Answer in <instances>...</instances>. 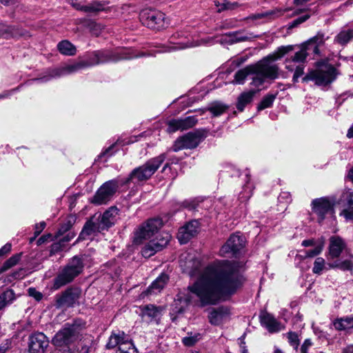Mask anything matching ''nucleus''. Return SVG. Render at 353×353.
Masks as SVG:
<instances>
[{
  "label": "nucleus",
  "instance_id": "nucleus-1",
  "mask_svg": "<svg viewBox=\"0 0 353 353\" xmlns=\"http://www.w3.org/2000/svg\"><path fill=\"white\" fill-rule=\"evenodd\" d=\"M245 281L241 262L216 259L209 263L195 281L188 286V292L176 294L170 312L172 321L176 322L178 316L183 314L190 304L204 307L230 299Z\"/></svg>",
  "mask_w": 353,
  "mask_h": 353
},
{
  "label": "nucleus",
  "instance_id": "nucleus-2",
  "mask_svg": "<svg viewBox=\"0 0 353 353\" xmlns=\"http://www.w3.org/2000/svg\"><path fill=\"white\" fill-rule=\"evenodd\" d=\"M99 59L97 52L90 53L85 60H82L73 64L65 65L57 68H49L44 72V74L39 78L32 79L26 82L30 85L32 82L46 83L53 79H58L88 67L99 65Z\"/></svg>",
  "mask_w": 353,
  "mask_h": 353
},
{
  "label": "nucleus",
  "instance_id": "nucleus-3",
  "mask_svg": "<svg viewBox=\"0 0 353 353\" xmlns=\"http://www.w3.org/2000/svg\"><path fill=\"white\" fill-rule=\"evenodd\" d=\"M293 50L292 46H281L278 48L277 50L272 55H269L264 58L261 61L258 62L254 65H259L263 67L265 72H254L252 74H255L252 78L251 85L255 87H259L263 84L265 79H275L279 77V68L276 64H271L270 60L275 61L281 59L285 54Z\"/></svg>",
  "mask_w": 353,
  "mask_h": 353
},
{
  "label": "nucleus",
  "instance_id": "nucleus-4",
  "mask_svg": "<svg viewBox=\"0 0 353 353\" xmlns=\"http://www.w3.org/2000/svg\"><path fill=\"white\" fill-rule=\"evenodd\" d=\"M165 159V154H161L158 157L147 161L143 165L134 169L128 177L123 181L124 185L132 182L134 183L143 182L148 180L159 169L160 165Z\"/></svg>",
  "mask_w": 353,
  "mask_h": 353
},
{
  "label": "nucleus",
  "instance_id": "nucleus-5",
  "mask_svg": "<svg viewBox=\"0 0 353 353\" xmlns=\"http://www.w3.org/2000/svg\"><path fill=\"white\" fill-rule=\"evenodd\" d=\"M84 268L83 260L78 256L72 257L63 267L54 279L53 288L59 290L61 287L72 282L82 272Z\"/></svg>",
  "mask_w": 353,
  "mask_h": 353
},
{
  "label": "nucleus",
  "instance_id": "nucleus-6",
  "mask_svg": "<svg viewBox=\"0 0 353 353\" xmlns=\"http://www.w3.org/2000/svg\"><path fill=\"white\" fill-rule=\"evenodd\" d=\"M83 328L82 321L75 319L72 323H67L53 338V343L57 347H69V345L78 340Z\"/></svg>",
  "mask_w": 353,
  "mask_h": 353
},
{
  "label": "nucleus",
  "instance_id": "nucleus-7",
  "mask_svg": "<svg viewBox=\"0 0 353 353\" xmlns=\"http://www.w3.org/2000/svg\"><path fill=\"white\" fill-rule=\"evenodd\" d=\"M310 48L303 43L299 51L285 59V68L290 72H294L292 81L297 83L299 77L304 73L305 63L309 55Z\"/></svg>",
  "mask_w": 353,
  "mask_h": 353
},
{
  "label": "nucleus",
  "instance_id": "nucleus-8",
  "mask_svg": "<svg viewBox=\"0 0 353 353\" xmlns=\"http://www.w3.org/2000/svg\"><path fill=\"white\" fill-rule=\"evenodd\" d=\"M335 200L329 197H321L312 200V210L317 216V221L322 224L324 220L334 217Z\"/></svg>",
  "mask_w": 353,
  "mask_h": 353
},
{
  "label": "nucleus",
  "instance_id": "nucleus-9",
  "mask_svg": "<svg viewBox=\"0 0 353 353\" xmlns=\"http://www.w3.org/2000/svg\"><path fill=\"white\" fill-rule=\"evenodd\" d=\"M120 185L124 184L119 178L105 182L96 192L91 203L95 205L106 204L112 199Z\"/></svg>",
  "mask_w": 353,
  "mask_h": 353
},
{
  "label": "nucleus",
  "instance_id": "nucleus-10",
  "mask_svg": "<svg viewBox=\"0 0 353 353\" xmlns=\"http://www.w3.org/2000/svg\"><path fill=\"white\" fill-rule=\"evenodd\" d=\"M97 54L99 59V64L108 62H117L122 59H131L144 56H154L152 52L137 53L132 49L122 50L119 52H110L107 50H97Z\"/></svg>",
  "mask_w": 353,
  "mask_h": 353
},
{
  "label": "nucleus",
  "instance_id": "nucleus-11",
  "mask_svg": "<svg viewBox=\"0 0 353 353\" xmlns=\"http://www.w3.org/2000/svg\"><path fill=\"white\" fill-rule=\"evenodd\" d=\"M339 74L338 70L333 66H329L325 70H312L308 72L303 78V82L314 81L317 85H327L333 82Z\"/></svg>",
  "mask_w": 353,
  "mask_h": 353
},
{
  "label": "nucleus",
  "instance_id": "nucleus-12",
  "mask_svg": "<svg viewBox=\"0 0 353 353\" xmlns=\"http://www.w3.org/2000/svg\"><path fill=\"white\" fill-rule=\"evenodd\" d=\"M205 137V134L204 130H196L194 132H190L179 137L175 141L172 146V150L174 152H178L183 149L195 148Z\"/></svg>",
  "mask_w": 353,
  "mask_h": 353
},
{
  "label": "nucleus",
  "instance_id": "nucleus-13",
  "mask_svg": "<svg viewBox=\"0 0 353 353\" xmlns=\"http://www.w3.org/2000/svg\"><path fill=\"white\" fill-rule=\"evenodd\" d=\"M161 225L162 221L160 219H148L134 232V243L141 244L143 240L150 239L158 232Z\"/></svg>",
  "mask_w": 353,
  "mask_h": 353
},
{
  "label": "nucleus",
  "instance_id": "nucleus-14",
  "mask_svg": "<svg viewBox=\"0 0 353 353\" xmlns=\"http://www.w3.org/2000/svg\"><path fill=\"white\" fill-rule=\"evenodd\" d=\"M139 19L141 23L152 30H160L165 27V14L159 10L145 9L141 11Z\"/></svg>",
  "mask_w": 353,
  "mask_h": 353
},
{
  "label": "nucleus",
  "instance_id": "nucleus-15",
  "mask_svg": "<svg viewBox=\"0 0 353 353\" xmlns=\"http://www.w3.org/2000/svg\"><path fill=\"white\" fill-rule=\"evenodd\" d=\"M245 246V239L239 233L232 234L219 250V255L223 257H236Z\"/></svg>",
  "mask_w": 353,
  "mask_h": 353
},
{
  "label": "nucleus",
  "instance_id": "nucleus-16",
  "mask_svg": "<svg viewBox=\"0 0 353 353\" xmlns=\"http://www.w3.org/2000/svg\"><path fill=\"white\" fill-rule=\"evenodd\" d=\"M170 235L168 233L159 234L156 237L147 243L141 250L142 256L149 258L157 252L162 250L170 240Z\"/></svg>",
  "mask_w": 353,
  "mask_h": 353
},
{
  "label": "nucleus",
  "instance_id": "nucleus-17",
  "mask_svg": "<svg viewBox=\"0 0 353 353\" xmlns=\"http://www.w3.org/2000/svg\"><path fill=\"white\" fill-rule=\"evenodd\" d=\"M81 291L79 288H68L60 294L55 296V306L59 307H73L78 301Z\"/></svg>",
  "mask_w": 353,
  "mask_h": 353
},
{
  "label": "nucleus",
  "instance_id": "nucleus-18",
  "mask_svg": "<svg viewBox=\"0 0 353 353\" xmlns=\"http://www.w3.org/2000/svg\"><path fill=\"white\" fill-rule=\"evenodd\" d=\"M28 343L30 353H45L49 340L43 332H36L29 336Z\"/></svg>",
  "mask_w": 353,
  "mask_h": 353
},
{
  "label": "nucleus",
  "instance_id": "nucleus-19",
  "mask_svg": "<svg viewBox=\"0 0 353 353\" xmlns=\"http://www.w3.org/2000/svg\"><path fill=\"white\" fill-rule=\"evenodd\" d=\"M338 203L343 208L342 211L340 213L341 216H343L345 220L350 221L353 219V191L350 189L345 190L339 201Z\"/></svg>",
  "mask_w": 353,
  "mask_h": 353
},
{
  "label": "nucleus",
  "instance_id": "nucleus-20",
  "mask_svg": "<svg viewBox=\"0 0 353 353\" xmlns=\"http://www.w3.org/2000/svg\"><path fill=\"white\" fill-rule=\"evenodd\" d=\"M230 315V308L227 306L221 305L211 308L209 310L208 319L211 325L219 326L228 320Z\"/></svg>",
  "mask_w": 353,
  "mask_h": 353
},
{
  "label": "nucleus",
  "instance_id": "nucleus-21",
  "mask_svg": "<svg viewBox=\"0 0 353 353\" xmlns=\"http://www.w3.org/2000/svg\"><path fill=\"white\" fill-rule=\"evenodd\" d=\"M179 265L183 272L190 276H194L201 268V262L195 256L191 254H182L180 256Z\"/></svg>",
  "mask_w": 353,
  "mask_h": 353
},
{
  "label": "nucleus",
  "instance_id": "nucleus-22",
  "mask_svg": "<svg viewBox=\"0 0 353 353\" xmlns=\"http://www.w3.org/2000/svg\"><path fill=\"white\" fill-rule=\"evenodd\" d=\"M199 227V223L196 220H192L181 227L177 234V239L180 243H187L198 233Z\"/></svg>",
  "mask_w": 353,
  "mask_h": 353
},
{
  "label": "nucleus",
  "instance_id": "nucleus-23",
  "mask_svg": "<svg viewBox=\"0 0 353 353\" xmlns=\"http://www.w3.org/2000/svg\"><path fill=\"white\" fill-rule=\"evenodd\" d=\"M142 318L148 323H160L163 307L153 304H148L140 307Z\"/></svg>",
  "mask_w": 353,
  "mask_h": 353
},
{
  "label": "nucleus",
  "instance_id": "nucleus-24",
  "mask_svg": "<svg viewBox=\"0 0 353 353\" xmlns=\"http://www.w3.org/2000/svg\"><path fill=\"white\" fill-rule=\"evenodd\" d=\"M259 37V35L254 34L253 32H248L245 30H239L226 33L221 39V42L228 44H234L239 42L252 41Z\"/></svg>",
  "mask_w": 353,
  "mask_h": 353
},
{
  "label": "nucleus",
  "instance_id": "nucleus-25",
  "mask_svg": "<svg viewBox=\"0 0 353 353\" xmlns=\"http://www.w3.org/2000/svg\"><path fill=\"white\" fill-rule=\"evenodd\" d=\"M198 120L195 116H190L183 119H172L168 121V131L174 132L177 130H185L194 127Z\"/></svg>",
  "mask_w": 353,
  "mask_h": 353
},
{
  "label": "nucleus",
  "instance_id": "nucleus-26",
  "mask_svg": "<svg viewBox=\"0 0 353 353\" xmlns=\"http://www.w3.org/2000/svg\"><path fill=\"white\" fill-rule=\"evenodd\" d=\"M28 36V32L17 26H11L0 21V38L10 39Z\"/></svg>",
  "mask_w": 353,
  "mask_h": 353
},
{
  "label": "nucleus",
  "instance_id": "nucleus-27",
  "mask_svg": "<svg viewBox=\"0 0 353 353\" xmlns=\"http://www.w3.org/2000/svg\"><path fill=\"white\" fill-rule=\"evenodd\" d=\"M328 257L334 259L340 256L346 247L344 240L339 236H332L329 239Z\"/></svg>",
  "mask_w": 353,
  "mask_h": 353
},
{
  "label": "nucleus",
  "instance_id": "nucleus-28",
  "mask_svg": "<svg viewBox=\"0 0 353 353\" xmlns=\"http://www.w3.org/2000/svg\"><path fill=\"white\" fill-rule=\"evenodd\" d=\"M260 322L270 333L279 332L281 330V323L271 314L265 312L260 315Z\"/></svg>",
  "mask_w": 353,
  "mask_h": 353
},
{
  "label": "nucleus",
  "instance_id": "nucleus-29",
  "mask_svg": "<svg viewBox=\"0 0 353 353\" xmlns=\"http://www.w3.org/2000/svg\"><path fill=\"white\" fill-rule=\"evenodd\" d=\"M265 70L263 67H261L259 65H249L245 67L244 68H242L241 70H239L234 74V79L232 81L233 83L235 84H243L245 83V80L247 78V77L251 74H252L254 72H265Z\"/></svg>",
  "mask_w": 353,
  "mask_h": 353
},
{
  "label": "nucleus",
  "instance_id": "nucleus-30",
  "mask_svg": "<svg viewBox=\"0 0 353 353\" xmlns=\"http://www.w3.org/2000/svg\"><path fill=\"white\" fill-rule=\"evenodd\" d=\"M102 231L103 228H101L100 224L98 223L97 220H89L85 223L77 240L76 241V243L85 239L88 236L92 234H94L97 232H101Z\"/></svg>",
  "mask_w": 353,
  "mask_h": 353
},
{
  "label": "nucleus",
  "instance_id": "nucleus-31",
  "mask_svg": "<svg viewBox=\"0 0 353 353\" xmlns=\"http://www.w3.org/2000/svg\"><path fill=\"white\" fill-rule=\"evenodd\" d=\"M328 39L322 32H319L314 37L310 39L304 43L305 46L310 48V51H312L314 54H319V47L323 46L325 41Z\"/></svg>",
  "mask_w": 353,
  "mask_h": 353
},
{
  "label": "nucleus",
  "instance_id": "nucleus-32",
  "mask_svg": "<svg viewBox=\"0 0 353 353\" xmlns=\"http://www.w3.org/2000/svg\"><path fill=\"white\" fill-rule=\"evenodd\" d=\"M256 92L257 91L254 90L242 92L237 98L236 107L238 111L243 112L245 107L252 102Z\"/></svg>",
  "mask_w": 353,
  "mask_h": 353
},
{
  "label": "nucleus",
  "instance_id": "nucleus-33",
  "mask_svg": "<svg viewBox=\"0 0 353 353\" xmlns=\"http://www.w3.org/2000/svg\"><path fill=\"white\" fill-rule=\"evenodd\" d=\"M169 280L166 274H161L148 287L147 291L150 294H157L165 286Z\"/></svg>",
  "mask_w": 353,
  "mask_h": 353
},
{
  "label": "nucleus",
  "instance_id": "nucleus-34",
  "mask_svg": "<svg viewBox=\"0 0 353 353\" xmlns=\"http://www.w3.org/2000/svg\"><path fill=\"white\" fill-rule=\"evenodd\" d=\"M128 339L129 336L123 331H118L117 332H113L109 337L106 347L107 349H113L118 346L119 348L120 345Z\"/></svg>",
  "mask_w": 353,
  "mask_h": 353
},
{
  "label": "nucleus",
  "instance_id": "nucleus-35",
  "mask_svg": "<svg viewBox=\"0 0 353 353\" xmlns=\"http://www.w3.org/2000/svg\"><path fill=\"white\" fill-rule=\"evenodd\" d=\"M117 209L111 208L106 210L103 214L97 219L98 223L100 224L101 228H103V231L111 227L114 223L113 212L117 213Z\"/></svg>",
  "mask_w": 353,
  "mask_h": 353
},
{
  "label": "nucleus",
  "instance_id": "nucleus-36",
  "mask_svg": "<svg viewBox=\"0 0 353 353\" xmlns=\"http://www.w3.org/2000/svg\"><path fill=\"white\" fill-rule=\"evenodd\" d=\"M57 48L59 52L63 55L72 56L76 54V47L68 40L60 41L57 44Z\"/></svg>",
  "mask_w": 353,
  "mask_h": 353
},
{
  "label": "nucleus",
  "instance_id": "nucleus-37",
  "mask_svg": "<svg viewBox=\"0 0 353 353\" xmlns=\"http://www.w3.org/2000/svg\"><path fill=\"white\" fill-rule=\"evenodd\" d=\"M334 326L339 330H345L353 328V315L337 319L334 321Z\"/></svg>",
  "mask_w": 353,
  "mask_h": 353
},
{
  "label": "nucleus",
  "instance_id": "nucleus-38",
  "mask_svg": "<svg viewBox=\"0 0 353 353\" xmlns=\"http://www.w3.org/2000/svg\"><path fill=\"white\" fill-rule=\"evenodd\" d=\"M15 294L12 289H6L0 294V310L11 304L15 300Z\"/></svg>",
  "mask_w": 353,
  "mask_h": 353
},
{
  "label": "nucleus",
  "instance_id": "nucleus-39",
  "mask_svg": "<svg viewBox=\"0 0 353 353\" xmlns=\"http://www.w3.org/2000/svg\"><path fill=\"white\" fill-rule=\"evenodd\" d=\"M170 43L172 44V46L170 47H165V46H161L159 47V49L157 50L156 52H170L172 50H182L187 48H190L194 46L191 43H184V42H174V38L170 39Z\"/></svg>",
  "mask_w": 353,
  "mask_h": 353
},
{
  "label": "nucleus",
  "instance_id": "nucleus-40",
  "mask_svg": "<svg viewBox=\"0 0 353 353\" xmlns=\"http://www.w3.org/2000/svg\"><path fill=\"white\" fill-rule=\"evenodd\" d=\"M136 141L135 137H130L128 139V141L125 140H121L119 139L117 141L113 144H112L110 146H109L108 148H106L105 150H103L99 156V159H102L103 157H106L107 159L111 157L114 152H112V149L114 148V145L117 143L121 144L122 145H128L130 143H134Z\"/></svg>",
  "mask_w": 353,
  "mask_h": 353
},
{
  "label": "nucleus",
  "instance_id": "nucleus-41",
  "mask_svg": "<svg viewBox=\"0 0 353 353\" xmlns=\"http://www.w3.org/2000/svg\"><path fill=\"white\" fill-rule=\"evenodd\" d=\"M353 39V28L343 29L335 37V41L341 45H345Z\"/></svg>",
  "mask_w": 353,
  "mask_h": 353
},
{
  "label": "nucleus",
  "instance_id": "nucleus-42",
  "mask_svg": "<svg viewBox=\"0 0 353 353\" xmlns=\"http://www.w3.org/2000/svg\"><path fill=\"white\" fill-rule=\"evenodd\" d=\"M76 221V218L74 216H68L65 220L61 224L58 230L57 237L63 235L68 232Z\"/></svg>",
  "mask_w": 353,
  "mask_h": 353
},
{
  "label": "nucleus",
  "instance_id": "nucleus-43",
  "mask_svg": "<svg viewBox=\"0 0 353 353\" xmlns=\"http://www.w3.org/2000/svg\"><path fill=\"white\" fill-rule=\"evenodd\" d=\"M248 181L243 186V191L239 194V199L241 202L248 201L252 195L253 185L249 182L250 176L248 173L245 174Z\"/></svg>",
  "mask_w": 353,
  "mask_h": 353
},
{
  "label": "nucleus",
  "instance_id": "nucleus-44",
  "mask_svg": "<svg viewBox=\"0 0 353 353\" xmlns=\"http://www.w3.org/2000/svg\"><path fill=\"white\" fill-rule=\"evenodd\" d=\"M228 108V106L221 102H214L208 107V110L214 117H219L224 113Z\"/></svg>",
  "mask_w": 353,
  "mask_h": 353
},
{
  "label": "nucleus",
  "instance_id": "nucleus-45",
  "mask_svg": "<svg viewBox=\"0 0 353 353\" xmlns=\"http://www.w3.org/2000/svg\"><path fill=\"white\" fill-rule=\"evenodd\" d=\"M116 353H137V349L132 341L128 339L120 345Z\"/></svg>",
  "mask_w": 353,
  "mask_h": 353
},
{
  "label": "nucleus",
  "instance_id": "nucleus-46",
  "mask_svg": "<svg viewBox=\"0 0 353 353\" xmlns=\"http://www.w3.org/2000/svg\"><path fill=\"white\" fill-rule=\"evenodd\" d=\"M276 97V94H268L265 95L258 105V110H262L270 108Z\"/></svg>",
  "mask_w": 353,
  "mask_h": 353
},
{
  "label": "nucleus",
  "instance_id": "nucleus-47",
  "mask_svg": "<svg viewBox=\"0 0 353 353\" xmlns=\"http://www.w3.org/2000/svg\"><path fill=\"white\" fill-rule=\"evenodd\" d=\"M324 246V241L321 240L319 244L315 245V247L312 250H304V256H301L303 258H312L314 257L322 252Z\"/></svg>",
  "mask_w": 353,
  "mask_h": 353
},
{
  "label": "nucleus",
  "instance_id": "nucleus-48",
  "mask_svg": "<svg viewBox=\"0 0 353 353\" xmlns=\"http://www.w3.org/2000/svg\"><path fill=\"white\" fill-rule=\"evenodd\" d=\"M214 6L217 8V11L219 12L225 10H233L237 6V3H231L226 0H223L222 3H220L218 1H214Z\"/></svg>",
  "mask_w": 353,
  "mask_h": 353
},
{
  "label": "nucleus",
  "instance_id": "nucleus-49",
  "mask_svg": "<svg viewBox=\"0 0 353 353\" xmlns=\"http://www.w3.org/2000/svg\"><path fill=\"white\" fill-rule=\"evenodd\" d=\"M104 4L93 1L84 6V12H98L104 10Z\"/></svg>",
  "mask_w": 353,
  "mask_h": 353
},
{
  "label": "nucleus",
  "instance_id": "nucleus-50",
  "mask_svg": "<svg viewBox=\"0 0 353 353\" xmlns=\"http://www.w3.org/2000/svg\"><path fill=\"white\" fill-rule=\"evenodd\" d=\"M19 260V255L17 254L11 256L9 259L6 261L3 265L0 268V274L15 265Z\"/></svg>",
  "mask_w": 353,
  "mask_h": 353
},
{
  "label": "nucleus",
  "instance_id": "nucleus-51",
  "mask_svg": "<svg viewBox=\"0 0 353 353\" xmlns=\"http://www.w3.org/2000/svg\"><path fill=\"white\" fill-rule=\"evenodd\" d=\"M325 268V259L322 257H318L315 259L312 272L316 274H321L322 271Z\"/></svg>",
  "mask_w": 353,
  "mask_h": 353
},
{
  "label": "nucleus",
  "instance_id": "nucleus-52",
  "mask_svg": "<svg viewBox=\"0 0 353 353\" xmlns=\"http://www.w3.org/2000/svg\"><path fill=\"white\" fill-rule=\"evenodd\" d=\"M287 338L290 345H292L295 350H296L299 345V339L298 334L294 332H289L287 334Z\"/></svg>",
  "mask_w": 353,
  "mask_h": 353
},
{
  "label": "nucleus",
  "instance_id": "nucleus-53",
  "mask_svg": "<svg viewBox=\"0 0 353 353\" xmlns=\"http://www.w3.org/2000/svg\"><path fill=\"white\" fill-rule=\"evenodd\" d=\"M199 203L196 199L185 200L182 203V206L189 210H195L199 207Z\"/></svg>",
  "mask_w": 353,
  "mask_h": 353
},
{
  "label": "nucleus",
  "instance_id": "nucleus-54",
  "mask_svg": "<svg viewBox=\"0 0 353 353\" xmlns=\"http://www.w3.org/2000/svg\"><path fill=\"white\" fill-rule=\"evenodd\" d=\"M199 339H200V334H195L194 336L184 337L182 341H183V343L185 346L190 347V346L194 345L199 340Z\"/></svg>",
  "mask_w": 353,
  "mask_h": 353
},
{
  "label": "nucleus",
  "instance_id": "nucleus-55",
  "mask_svg": "<svg viewBox=\"0 0 353 353\" xmlns=\"http://www.w3.org/2000/svg\"><path fill=\"white\" fill-rule=\"evenodd\" d=\"M274 14H276L275 11L265 12H261V13L252 14L250 15L247 19H250V20H258V19L270 17V16L274 15Z\"/></svg>",
  "mask_w": 353,
  "mask_h": 353
},
{
  "label": "nucleus",
  "instance_id": "nucleus-56",
  "mask_svg": "<svg viewBox=\"0 0 353 353\" xmlns=\"http://www.w3.org/2000/svg\"><path fill=\"white\" fill-rule=\"evenodd\" d=\"M65 248V244L59 239L57 242H54L51 245L50 252L55 254L64 250Z\"/></svg>",
  "mask_w": 353,
  "mask_h": 353
},
{
  "label": "nucleus",
  "instance_id": "nucleus-57",
  "mask_svg": "<svg viewBox=\"0 0 353 353\" xmlns=\"http://www.w3.org/2000/svg\"><path fill=\"white\" fill-rule=\"evenodd\" d=\"M310 17V15L308 14L301 16V17L296 18V19H294V21H292V23H290L289 28H295V27L298 26L299 25L303 23V22L306 21Z\"/></svg>",
  "mask_w": 353,
  "mask_h": 353
},
{
  "label": "nucleus",
  "instance_id": "nucleus-58",
  "mask_svg": "<svg viewBox=\"0 0 353 353\" xmlns=\"http://www.w3.org/2000/svg\"><path fill=\"white\" fill-rule=\"evenodd\" d=\"M353 262L350 259H345L340 262L339 270L343 271L352 270Z\"/></svg>",
  "mask_w": 353,
  "mask_h": 353
},
{
  "label": "nucleus",
  "instance_id": "nucleus-59",
  "mask_svg": "<svg viewBox=\"0 0 353 353\" xmlns=\"http://www.w3.org/2000/svg\"><path fill=\"white\" fill-rule=\"evenodd\" d=\"M28 294L29 296L33 297L37 301H41L43 296L41 292L37 291L34 288H30L28 289Z\"/></svg>",
  "mask_w": 353,
  "mask_h": 353
},
{
  "label": "nucleus",
  "instance_id": "nucleus-60",
  "mask_svg": "<svg viewBox=\"0 0 353 353\" xmlns=\"http://www.w3.org/2000/svg\"><path fill=\"white\" fill-rule=\"evenodd\" d=\"M279 202L288 203L291 201V195L288 192H281L278 197Z\"/></svg>",
  "mask_w": 353,
  "mask_h": 353
},
{
  "label": "nucleus",
  "instance_id": "nucleus-61",
  "mask_svg": "<svg viewBox=\"0 0 353 353\" xmlns=\"http://www.w3.org/2000/svg\"><path fill=\"white\" fill-rule=\"evenodd\" d=\"M23 86V84H21L18 87L12 89L10 90L4 91L3 93L0 94V99H3L6 98L10 97L14 92L20 90V88Z\"/></svg>",
  "mask_w": 353,
  "mask_h": 353
},
{
  "label": "nucleus",
  "instance_id": "nucleus-62",
  "mask_svg": "<svg viewBox=\"0 0 353 353\" xmlns=\"http://www.w3.org/2000/svg\"><path fill=\"white\" fill-rule=\"evenodd\" d=\"M312 345V343L310 339H305L301 347V353H307L308 348L310 347Z\"/></svg>",
  "mask_w": 353,
  "mask_h": 353
},
{
  "label": "nucleus",
  "instance_id": "nucleus-63",
  "mask_svg": "<svg viewBox=\"0 0 353 353\" xmlns=\"http://www.w3.org/2000/svg\"><path fill=\"white\" fill-rule=\"evenodd\" d=\"M46 224L44 221H41L38 224L35 225L34 235L37 236L43 230Z\"/></svg>",
  "mask_w": 353,
  "mask_h": 353
},
{
  "label": "nucleus",
  "instance_id": "nucleus-64",
  "mask_svg": "<svg viewBox=\"0 0 353 353\" xmlns=\"http://www.w3.org/2000/svg\"><path fill=\"white\" fill-rule=\"evenodd\" d=\"M50 353H70V350L68 347L63 348L55 347Z\"/></svg>",
  "mask_w": 353,
  "mask_h": 353
}]
</instances>
